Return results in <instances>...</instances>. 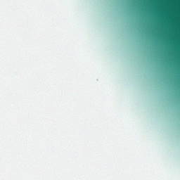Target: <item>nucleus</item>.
I'll use <instances>...</instances> for the list:
<instances>
[{
  "mask_svg": "<svg viewBox=\"0 0 180 180\" xmlns=\"http://www.w3.org/2000/svg\"><path fill=\"white\" fill-rule=\"evenodd\" d=\"M134 2L136 4H180V1H129Z\"/></svg>",
  "mask_w": 180,
  "mask_h": 180,
  "instance_id": "nucleus-1",
  "label": "nucleus"
}]
</instances>
